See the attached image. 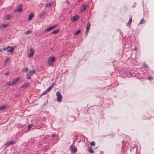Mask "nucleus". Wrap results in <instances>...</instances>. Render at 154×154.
Here are the masks:
<instances>
[{
    "mask_svg": "<svg viewBox=\"0 0 154 154\" xmlns=\"http://www.w3.org/2000/svg\"><path fill=\"white\" fill-rule=\"evenodd\" d=\"M33 125L31 124L30 125H29L28 127V129H30V128L33 126Z\"/></svg>",
    "mask_w": 154,
    "mask_h": 154,
    "instance_id": "nucleus-33",
    "label": "nucleus"
},
{
    "mask_svg": "<svg viewBox=\"0 0 154 154\" xmlns=\"http://www.w3.org/2000/svg\"><path fill=\"white\" fill-rule=\"evenodd\" d=\"M18 79H16L13 80L12 82L11 85H14L16 84V83L18 81Z\"/></svg>",
    "mask_w": 154,
    "mask_h": 154,
    "instance_id": "nucleus-14",
    "label": "nucleus"
},
{
    "mask_svg": "<svg viewBox=\"0 0 154 154\" xmlns=\"http://www.w3.org/2000/svg\"><path fill=\"white\" fill-rule=\"evenodd\" d=\"M10 73V72L9 71H7L6 73L5 74V75L6 76L8 75Z\"/></svg>",
    "mask_w": 154,
    "mask_h": 154,
    "instance_id": "nucleus-36",
    "label": "nucleus"
},
{
    "mask_svg": "<svg viewBox=\"0 0 154 154\" xmlns=\"http://www.w3.org/2000/svg\"><path fill=\"white\" fill-rule=\"evenodd\" d=\"M90 144L91 145L95 146V143L94 141H92L91 142Z\"/></svg>",
    "mask_w": 154,
    "mask_h": 154,
    "instance_id": "nucleus-30",
    "label": "nucleus"
},
{
    "mask_svg": "<svg viewBox=\"0 0 154 154\" xmlns=\"http://www.w3.org/2000/svg\"><path fill=\"white\" fill-rule=\"evenodd\" d=\"M52 136H53V137H55V134H52Z\"/></svg>",
    "mask_w": 154,
    "mask_h": 154,
    "instance_id": "nucleus-45",
    "label": "nucleus"
},
{
    "mask_svg": "<svg viewBox=\"0 0 154 154\" xmlns=\"http://www.w3.org/2000/svg\"><path fill=\"white\" fill-rule=\"evenodd\" d=\"M9 25V24H3L2 25V26L3 27V28H4L5 29L6 28V27H7Z\"/></svg>",
    "mask_w": 154,
    "mask_h": 154,
    "instance_id": "nucleus-23",
    "label": "nucleus"
},
{
    "mask_svg": "<svg viewBox=\"0 0 154 154\" xmlns=\"http://www.w3.org/2000/svg\"><path fill=\"white\" fill-rule=\"evenodd\" d=\"M33 16L34 15H33V14H31L29 15V16L28 18L29 20V21L31 20L32 19V17H33Z\"/></svg>",
    "mask_w": 154,
    "mask_h": 154,
    "instance_id": "nucleus-18",
    "label": "nucleus"
},
{
    "mask_svg": "<svg viewBox=\"0 0 154 154\" xmlns=\"http://www.w3.org/2000/svg\"><path fill=\"white\" fill-rule=\"evenodd\" d=\"M56 96L57 97V100L59 102L61 101L62 98V96L60 92H58L57 93Z\"/></svg>",
    "mask_w": 154,
    "mask_h": 154,
    "instance_id": "nucleus-1",
    "label": "nucleus"
},
{
    "mask_svg": "<svg viewBox=\"0 0 154 154\" xmlns=\"http://www.w3.org/2000/svg\"><path fill=\"white\" fill-rule=\"evenodd\" d=\"M126 75L128 76H129V75L131 76L133 74V73L132 72L128 71H127L126 72Z\"/></svg>",
    "mask_w": 154,
    "mask_h": 154,
    "instance_id": "nucleus-16",
    "label": "nucleus"
},
{
    "mask_svg": "<svg viewBox=\"0 0 154 154\" xmlns=\"http://www.w3.org/2000/svg\"><path fill=\"white\" fill-rule=\"evenodd\" d=\"M12 82L11 81H9L7 82L5 85V86H7V85H11Z\"/></svg>",
    "mask_w": 154,
    "mask_h": 154,
    "instance_id": "nucleus-27",
    "label": "nucleus"
},
{
    "mask_svg": "<svg viewBox=\"0 0 154 154\" xmlns=\"http://www.w3.org/2000/svg\"><path fill=\"white\" fill-rule=\"evenodd\" d=\"M52 2L51 3H47L45 5V8H47L48 7H50L52 6Z\"/></svg>",
    "mask_w": 154,
    "mask_h": 154,
    "instance_id": "nucleus-15",
    "label": "nucleus"
},
{
    "mask_svg": "<svg viewBox=\"0 0 154 154\" xmlns=\"http://www.w3.org/2000/svg\"><path fill=\"white\" fill-rule=\"evenodd\" d=\"M22 5L21 4H20L18 8L14 10V12L17 11L19 12H22L23 10V8H22Z\"/></svg>",
    "mask_w": 154,
    "mask_h": 154,
    "instance_id": "nucleus-4",
    "label": "nucleus"
},
{
    "mask_svg": "<svg viewBox=\"0 0 154 154\" xmlns=\"http://www.w3.org/2000/svg\"><path fill=\"white\" fill-rule=\"evenodd\" d=\"M2 41V39H0V43Z\"/></svg>",
    "mask_w": 154,
    "mask_h": 154,
    "instance_id": "nucleus-47",
    "label": "nucleus"
},
{
    "mask_svg": "<svg viewBox=\"0 0 154 154\" xmlns=\"http://www.w3.org/2000/svg\"><path fill=\"white\" fill-rule=\"evenodd\" d=\"M35 70H33L32 71H30L27 74V78L29 79L31 78V76H32L33 73H35Z\"/></svg>",
    "mask_w": 154,
    "mask_h": 154,
    "instance_id": "nucleus-2",
    "label": "nucleus"
},
{
    "mask_svg": "<svg viewBox=\"0 0 154 154\" xmlns=\"http://www.w3.org/2000/svg\"><path fill=\"white\" fill-rule=\"evenodd\" d=\"M88 151L89 152L91 153H93L94 152V151L92 150L91 147H88Z\"/></svg>",
    "mask_w": 154,
    "mask_h": 154,
    "instance_id": "nucleus-19",
    "label": "nucleus"
},
{
    "mask_svg": "<svg viewBox=\"0 0 154 154\" xmlns=\"http://www.w3.org/2000/svg\"><path fill=\"white\" fill-rule=\"evenodd\" d=\"M28 69L27 68H25L23 69V71L25 72L27 71Z\"/></svg>",
    "mask_w": 154,
    "mask_h": 154,
    "instance_id": "nucleus-31",
    "label": "nucleus"
},
{
    "mask_svg": "<svg viewBox=\"0 0 154 154\" xmlns=\"http://www.w3.org/2000/svg\"><path fill=\"white\" fill-rule=\"evenodd\" d=\"M0 29H1V30H2L3 29V28L2 26H0Z\"/></svg>",
    "mask_w": 154,
    "mask_h": 154,
    "instance_id": "nucleus-42",
    "label": "nucleus"
},
{
    "mask_svg": "<svg viewBox=\"0 0 154 154\" xmlns=\"http://www.w3.org/2000/svg\"><path fill=\"white\" fill-rule=\"evenodd\" d=\"M7 107V106L5 105H2L0 106V110H4Z\"/></svg>",
    "mask_w": 154,
    "mask_h": 154,
    "instance_id": "nucleus-11",
    "label": "nucleus"
},
{
    "mask_svg": "<svg viewBox=\"0 0 154 154\" xmlns=\"http://www.w3.org/2000/svg\"><path fill=\"white\" fill-rule=\"evenodd\" d=\"M31 31L30 30H28L25 32V33L26 34H28L31 32Z\"/></svg>",
    "mask_w": 154,
    "mask_h": 154,
    "instance_id": "nucleus-35",
    "label": "nucleus"
},
{
    "mask_svg": "<svg viewBox=\"0 0 154 154\" xmlns=\"http://www.w3.org/2000/svg\"><path fill=\"white\" fill-rule=\"evenodd\" d=\"M45 13L46 12L45 11H42L40 14V17H43L44 15H45Z\"/></svg>",
    "mask_w": 154,
    "mask_h": 154,
    "instance_id": "nucleus-24",
    "label": "nucleus"
},
{
    "mask_svg": "<svg viewBox=\"0 0 154 154\" xmlns=\"http://www.w3.org/2000/svg\"><path fill=\"white\" fill-rule=\"evenodd\" d=\"M79 17L78 15H76L73 16L72 18V20H73L74 21H76L79 18Z\"/></svg>",
    "mask_w": 154,
    "mask_h": 154,
    "instance_id": "nucleus-9",
    "label": "nucleus"
},
{
    "mask_svg": "<svg viewBox=\"0 0 154 154\" xmlns=\"http://www.w3.org/2000/svg\"><path fill=\"white\" fill-rule=\"evenodd\" d=\"M80 30L79 29V30L76 31V32H75V33H74V35H76L79 34L80 32Z\"/></svg>",
    "mask_w": 154,
    "mask_h": 154,
    "instance_id": "nucleus-28",
    "label": "nucleus"
},
{
    "mask_svg": "<svg viewBox=\"0 0 154 154\" xmlns=\"http://www.w3.org/2000/svg\"><path fill=\"white\" fill-rule=\"evenodd\" d=\"M11 17V15H9L7 16H6L5 17V19L6 20H9L10 19V17Z\"/></svg>",
    "mask_w": 154,
    "mask_h": 154,
    "instance_id": "nucleus-21",
    "label": "nucleus"
},
{
    "mask_svg": "<svg viewBox=\"0 0 154 154\" xmlns=\"http://www.w3.org/2000/svg\"><path fill=\"white\" fill-rule=\"evenodd\" d=\"M145 20L143 19L142 18L141 19V20L140 23H139V24H143V23H144L145 22Z\"/></svg>",
    "mask_w": 154,
    "mask_h": 154,
    "instance_id": "nucleus-26",
    "label": "nucleus"
},
{
    "mask_svg": "<svg viewBox=\"0 0 154 154\" xmlns=\"http://www.w3.org/2000/svg\"><path fill=\"white\" fill-rule=\"evenodd\" d=\"M132 21V19L131 18H130L128 22V23H127L126 25L127 26H130L131 25V22Z\"/></svg>",
    "mask_w": 154,
    "mask_h": 154,
    "instance_id": "nucleus-12",
    "label": "nucleus"
},
{
    "mask_svg": "<svg viewBox=\"0 0 154 154\" xmlns=\"http://www.w3.org/2000/svg\"><path fill=\"white\" fill-rule=\"evenodd\" d=\"M56 26V25H54L50 27H49L46 30H45V31L46 32L49 31L51 30L54 28Z\"/></svg>",
    "mask_w": 154,
    "mask_h": 154,
    "instance_id": "nucleus-7",
    "label": "nucleus"
},
{
    "mask_svg": "<svg viewBox=\"0 0 154 154\" xmlns=\"http://www.w3.org/2000/svg\"><path fill=\"white\" fill-rule=\"evenodd\" d=\"M103 152L102 151L100 152V154H103Z\"/></svg>",
    "mask_w": 154,
    "mask_h": 154,
    "instance_id": "nucleus-43",
    "label": "nucleus"
},
{
    "mask_svg": "<svg viewBox=\"0 0 154 154\" xmlns=\"http://www.w3.org/2000/svg\"><path fill=\"white\" fill-rule=\"evenodd\" d=\"M90 26V24L89 23H88L87 25V27H86V29L89 30Z\"/></svg>",
    "mask_w": 154,
    "mask_h": 154,
    "instance_id": "nucleus-25",
    "label": "nucleus"
},
{
    "mask_svg": "<svg viewBox=\"0 0 154 154\" xmlns=\"http://www.w3.org/2000/svg\"><path fill=\"white\" fill-rule=\"evenodd\" d=\"M122 143L123 144V146H122V147H123L124 145H125V142H124V141H122Z\"/></svg>",
    "mask_w": 154,
    "mask_h": 154,
    "instance_id": "nucleus-39",
    "label": "nucleus"
},
{
    "mask_svg": "<svg viewBox=\"0 0 154 154\" xmlns=\"http://www.w3.org/2000/svg\"><path fill=\"white\" fill-rule=\"evenodd\" d=\"M8 59L9 58H7L6 60H5V64L8 61Z\"/></svg>",
    "mask_w": 154,
    "mask_h": 154,
    "instance_id": "nucleus-40",
    "label": "nucleus"
},
{
    "mask_svg": "<svg viewBox=\"0 0 154 154\" xmlns=\"http://www.w3.org/2000/svg\"><path fill=\"white\" fill-rule=\"evenodd\" d=\"M34 53V50L32 48H31L30 51V53L28 54V56L29 57H31L33 56V55Z\"/></svg>",
    "mask_w": 154,
    "mask_h": 154,
    "instance_id": "nucleus-6",
    "label": "nucleus"
},
{
    "mask_svg": "<svg viewBox=\"0 0 154 154\" xmlns=\"http://www.w3.org/2000/svg\"><path fill=\"white\" fill-rule=\"evenodd\" d=\"M15 143V141H12V142H8L6 144L5 146H9L10 145L14 143Z\"/></svg>",
    "mask_w": 154,
    "mask_h": 154,
    "instance_id": "nucleus-10",
    "label": "nucleus"
},
{
    "mask_svg": "<svg viewBox=\"0 0 154 154\" xmlns=\"http://www.w3.org/2000/svg\"><path fill=\"white\" fill-rule=\"evenodd\" d=\"M136 49H137V48H136V47H134V51H136Z\"/></svg>",
    "mask_w": 154,
    "mask_h": 154,
    "instance_id": "nucleus-44",
    "label": "nucleus"
},
{
    "mask_svg": "<svg viewBox=\"0 0 154 154\" xmlns=\"http://www.w3.org/2000/svg\"><path fill=\"white\" fill-rule=\"evenodd\" d=\"M148 79L149 80H152V79H153L150 76H148Z\"/></svg>",
    "mask_w": 154,
    "mask_h": 154,
    "instance_id": "nucleus-37",
    "label": "nucleus"
},
{
    "mask_svg": "<svg viewBox=\"0 0 154 154\" xmlns=\"http://www.w3.org/2000/svg\"><path fill=\"white\" fill-rule=\"evenodd\" d=\"M59 31V29H57L55 30L54 31H53L52 32V33L53 34H57V32H58Z\"/></svg>",
    "mask_w": 154,
    "mask_h": 154,
    "instance_id": "nucleus-20",
    "label": "nucleus"
},
{
    "mask_svg": "<svg viewBox=\"0 0 154 154\" xmlns=\"http://www.w3.org/2000/svg\"><path fill=\"white\" fill-rule=\"evenodd\" d=\"M48 92L46 90L42 94V95H45Z\"/></svg>",
    "mask_w": 154,
    "mask_h": 154,
    "instance_id": "nucleus-32",
    "label": "nucleus"
},
{
    "mask_svg": "<svg viewBox=\"0 0 154 154\" xmlns=\"http://www.w3.org/2000/svg\"><path fill=\"white\" fill-rule=\"evenodd\" d=\"M72 150L73 153H75L77 151V149L76 147L75 146H73L72 148Z\"/></svg>",
    "mask_w": 154,
    "mask_h": 154,
    "instance_id": "nucleus-17",
    "label": "nucleus"
},
{
    "mask_svg": "<svg viewBox=\"0 0 154 154\" xmlns=\"http://www.w3.org/2000/svg\"><path fill=\"white\" fill-rule=\"evenodd\" d=\"M54 83H53L49 87L51 89H52L54 86Z\"/></svg>",
    "mask_w": 154,
    "mask_h": 154,
    "instance_id": "nucleus-34",
    "label": "nucleus"
},
{
    "mask_svg": "<svg viewBox=\"0 0 154 154\" xmlns=\"http://www.w3.org/2000/svg\"><path fill=\"white\" fill-rule=\"evenodd\" d=\"M30 85V84L28 82H26L24 83L22 86V87L23 88H27L28 85Z\"/></svg>",
    "mask_w": 154,
    "mask_h": 154,
    "instance_id": "nucleus-8",
    "label": "nucleus"
},
{
    "mask_svg": "<svg viewBox=\"0 0 154 154\" xmlns=\"http://www.w3.org/2000/svg\"><path fill=\"white\" fill-rule=\"evenodd\" d=\"M88 30L86 29V35H87V33L88 32Z\"/></svg>",
    "mask_w": 154,
    "mask_h": 154,
    "instance_id": "nucleus-41",
    "label": "nucleus"
},
{
    "mask_svg": "<svg viewBox=\"0 0 154 154\" xmlns=\"http://www.w3.org/2000/svg\"><path fill=\"white\" fill-rule=\"evenodd\" d=\"M10 49H8L7 50V53L8 54H10L11 53V54H12L14 52V48L13 47H11L10 46V47L9 48Z\"/></svg>",
    "mask_w": 154,
    "mask_h": 154,
    "instance_id": "nucleus-5",
    "label": "nucleus"
},
{
    "mask_svg": "<svg viewBox=\"0 0 154 154\" xmlns=\"http://www.w3.org/2000/svg\"><path fill=\"white\" fill-rule=\"evenodd\" d=\"M9 47H10V46H8L7 47H5L3 49H0V52H2L3 51H6L9 48Z\"/></svg>",
    "mask_w": 154,
    "mask_h": 154,
    "instance_id": "nucleus-13",
    "label": "nucleus"
},
{
    "mask_svg": "<svg viewBox=\"0 0 154 154\" xmlns=\"http://www.w3.org/2000/svg\"><path fill=\"white\" fill-rule=\"evenodd\" d=\"M50 58H55L54 57H50Z\"/></svg>",
    "mask_w": 154,
    "mask_h": 154,
    "instance_id": "nucleus-46",
    "label": "nucleus"
},
{
    "mask_svg": "<svg viewBox=\"0 0 154 154\" xmlns=\"http://www.w3.org/2000/svg\"><path fill=\"white\" fill-rule=\"evenodd\" d=\"M143 66L145 68H148L149 67L148 65L145 63H143Z\"/></svg>",
    "mask_w": 154,
    "mask_h": 154,
    "instance_id": "nucleus-29",
    "label": "nucleus"
},
{
    "mask_svg": "<svg viewBox=\"0 0 154 154\" xmlns=\"http://www.w3.org/2000/svg\"><path fill=\"white\" fill-rule=\"evenodd\" d=\"M56 58H49L48 61V64L50 66H52Z\"/></svg>",
    "mask_w": 154,
    "mask_h": 154,
    "instance_id": "nucleus-3",
    "label": "nucleus"
},
{
    "mask_svg": "<svg viewBox=\"0 0 154 154\" xmlns=\"http://www.w3.org/2000/svg\"><path fill=\"white\" fill-rule=\"evenodd\" d=\"M87 8V6L86 5H84L83 6L82 8L81 9V11H83L85 10Z\"/></svg>",
    "mask_w": 154,
    "mask_h": 154,
    "instance_id": "nucleus-22",
    "label": "nucleus"
},
{
    "mask_svg": "<svg viewBox=\"0 0 154 154\" xmlns=\"http://www.w3.org/2000/svg\"><path fill=\"white\" fill-rule=\"evenodd\" d=\"M51 90V88H50L49 87L46 90L48 91V92H49Z\"/></svg>",
    "mask_w": 154,
    "mask_h": 154,
    "instance_id": "nucleus-38",
    "label": "nucleus"
}]
</instances>
